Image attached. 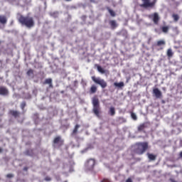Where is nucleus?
Here are the masks:
<instances>
[{"instance_id":"nucleus-43","label":"nucleus","mask_w":182,"mask_h":182,"mask_svg":"<svg viewBox=\"0 0 182 182\" xmlns=\"http://www.w3.org/2000/svg\"><path fill=\"white\" fill-rule=\"evenodd\" d=\"M62 92L63 93V92H64V91H62Z\"/></svg>"},{"instance_id":"nucleus-41","label":"nucleus","mask_w":182,"mask_h":182,"mask_svg":"<svg viewBox=\"0 0 182 182\" xmlns=\"http://www.w3.org/2000/svg\"><path fill=\"white\" fill-rule=\"evenodd\" d=\"M164 48V47H161V49H163Z\"/></svg>"},{"instance_id":"nucleus-20","label":"nucleus","mask_w":182,"mask_h":182,"mask_svg":"<svg viewBox=\"0 0 182 182\" xmlns=\"http://www.w3.org/2000/svg\"><path fill=\"white\" fill-rule=\"evenodd\" d=\"M169 28L168 26H163V27H161V31L163 33H167L169 31Z\"/></svg>"},{"instance_id":"nucleus-23","label":"nucleus","mask_w":182,"mask_h":182,"mask_svg":"<svg viewBox=\"0 0 182 182\" xmlns=\"http://www.w3.org/2000/svg\"><path fill=\"white\" fill-rule=\"evenodd\" d=\"M114 85H115V87H124V82H123V81H121L120 82H114Z\"/></svg>"},{"instance_id":"nucleus-31","label":"nucleus","mask_w":182,"mask_h":182,"mask_svg":"<svg viewBox=\"0 0 182 182\" xmlns=\"http://www.w3.org/2000/svg\"><path fill=\"white\" fill-rule=\"evenodd\" d=\"M45 181H52V178L50 176H46Z\"/></svg>"},{"instance_id":"nucleus-28","label":"nucleus","mask_w":182,"mask_h":182,"mask_svg":"<svg viewBox=\"0 0 182 182\" xmlns=\"http://www.w3.org/2000/svg\"><path fill=\"white\" fill-rule=\"evenodd\" d=\"M172 17H173L174 21H178V20L180 18L178 14H173Z\"/></svg>"},{"instance_id":"nucleus-27","label":"nucleus","mask_w":182,"mask_h":182,"mask_svg":"<svg viewBox=\"0 0 182 182\" xmlns=\"http://www.w3.org/2000/svg\"><path fill=\"white\" fill-rule=\"evenodd\" d=\"M108 11H109V14H110L112 17H115L116 13H115V11H114V10H112L111 9H108Z\"/></svg>"},{"instance_id":"nucleus-38","label":"nucleus","mask_w":182,"mask_h":182,"mask_svg":"<svg viewBox=\"0 0 182 182\" xmlns=\"http://www.w3.org/2000/svg\"><path fill=\"white\" fill-rule=\"evenodd\" d=\"M72 0H65V1H71Z\"/></svg>"},{"instance_id":"nucleus-3","label":"nucleus","mask_w":182,"mask_h":182,"mask_svg":"<svg viewBox=\"0 0 182 182\" xmlns=\"http://www.w3.org/2000/svg\"><path fill=\"white\" fill-rule=\"evenodd\" d=\"M92 102L93 105V109L92 112L97 117L100 116V112H101V107H100V100L97 97V95H95L92 97Z\"/></svg>"},{"instance_id":"nucleus-9","label":"nucleus","mask_w":182,"mask_h":182,"mask_svg":"<svg viewBox=\"0 0 182 182\" xmlns=\"http://www.w3.org/2000/svg\"><path fill=\"white\" fill-rule=\"evenodd\" d=\"M9 91L7 87H4V85L0 86V95H9Z\"/></svg>"},{"instance_id":"nucleus-35","label":"nucleus","mask_w":182,"mask_h":182,"mask_svg":"<svg viewBox=\"0 0 182 182\" xmlns=\"http://www.w3.org/2000/svg\"><path fill=\"white\" fill-rule=\"evenodd\" d=\"M91 3H95V0H90Z\"/></svg>"},{"instance_id":"nucleus-26","label":"nucleus","mask_w":182,"mask_h":182,"mask_svg":"<svg viewBox=\"0 0 182 182\" xmlns=\"http://www.w3.org/2000/svg\"><path fill=\"white\" fill-rule=\"evenodd\" d=\"M26 105H27L26 101H22V102L20 105V107H21V109L24 110Z\"/></svg>"},{"instance_id":"nucleus-14","label":"nucleus","mask_w":182,"mask_h":182,"mask_svg":"<svg viewBox=\"0 0 182 182\" xmlns=\"http://www.w3.org/2000/svg\"><path fill=\"white\" fill-rule=\"evenodd\" d=\"M80 127V124H76L75 125V127H74L73 132H72L71 135H73V136L77 135Z\"/></svg>"},{"instance_id":"nucleus-2","label":"nucleus","mask_w":182,"mask_h":182,"mask_svg":"<svg viewBox=\"0 0 182 182\" xmlns=\"http://www.w3.org/2000/svg\"><path fill=\"white\" fill-rule=\"evenodd\" d=\"M18 21L22 26H26L28 28H32L35 26L34 18L30 16H20Z\"/></svg>"},{"instance_id":"nucleus-4","label":"nucleus","mask_w":182,"mask_h":182,"mask_svg":"<svg viewBox=\"0 0 182 182\" xmlns=\"http://www.w3.org/2000/svg\"><path fill=\"white\" fill-rule=\"evenodd\" d=\"M158 0H141L142 3L140 7L143 9H154Z\"/></svg>"},{"instance_id":"nucleus-37","label":"nucleus","mask_w":182,"mask_h":182,"mask_svg":"<svg viewBox=\"0 0 182 182\" xmlns=\"http://www.w3.org/2000/svg\"><path fill=\"white\" fill-rule=\"evenodd\" d=\"M180 155L181 156H182V151L180 152Z\"/></svg>"},{"instance_id":"nucleus-36","label":"nucleus","mask_w":182,"mask_h":182,"mask_svg":"<svg viewBox=\"0 0 182 182\" xmlns=\"http://www.w3.org/2000/svg\"><path fill=\"white\" fill-rule=\"evenodd\" d=\"M3 149L0 147V152H2Z\"/></svg>"},{"instance_id":"nucleus-11","label":"nucleus","mask_w":182,"mask_h":182,"mask_svg":"<svg viewBox=\"0 0 182 182\" xmlns=\"http://www.w3.org/2000/svg\"><path fill=\"white\" fill-rule=\"evenodd\" d=\"M149 122H143L138 126V131H144L145 128H147L149 125Z\"/></svg>"},{"instance_id":"nucleus-13","label":"nucleus","mask_w":182,"mask_h":182,"mask_svg":"<svg viewBox=\"0 0 182 182\" xmlns=\"http://www.w3.org/2000/svg\"><path fill=\"white\" fill-rule=\"evenodd\" d=\"M43 84H48L49 88H53V80L52 78H46Z\"/></svg>"},{"instance_id":"nucleus-22","label":"nucleus","mask_w":182,"mask_h":182,"mask_svg":"<svg viewBox=\"0 0 182 182\" xmlns=\"http://www.w3.org/2000/svg\"><path fill=\"white\" fill-rule=\"evenodd\" d=\"M167 55H168V57L169 58H171V57H173V53L171 48H168V49L167 50Z\"/></svg>"},{"instance_id":"nucleus-21","label":"nucleus","mask_w":182,"mask_h":182,"mask_svg":"<svg viewBox=\"0 0 182 182\" xmlns=\"http://www.w3.org/2000/svg\"><path fill=\"white\" fill-rule=\"evenodd\" d=\"M110 115L113 116L116 114V109L114 107H110L109 111Z\"/></svg>"},{"instance_id":"nucleus-40","label":"nucleus","mask_w":182,"mask_h":182,"mask_svg":"<svg viewBox=\"0 0 182 182\" xmlns=\"http://www.w3.org/2000/svg\"><path fill=\"white\" fill-rule=\"evenodd\" d=\"M106 181V179H103V182Z\"/></svg>"},{"instance_id":"nucleus-7","label":"nucleus","mask_w":182,"mask_h":182,"mask_svg":"<svg viewBox=\"0 0 182 182\" xmlns=\"http://www.w3.org/2000/svg\"><path fill=\"white\" fill-rule=\"evenodd\" d=\"M148 16L149 18H152L154 24H159L160 17H159L158 13H154V14H149Z\"/></svg>"},{"instance_id":"nucleus-10","label":"nucleus","mask_w":182,"mask_h":182,"mask_svg":"<svg viewBox=\"0 0 182 182\" xmlns=\"http://www.w3.org/2000/svg\"><path fill=\"white\" fill-rule=\"evenodd\" d=\"M9 114L14 117V118H18L21 116L20 111H17L16 109H9Z\"/></svg>"},{"instance_id":"nucleus-8","label":"nucleus","mask_w":182,"mask_h":182,"mask_svg":"<svg viewBox=\"0 0 182 182\" xmlns=\"http://www.w3.org/2000/svg\"><path fill=\"white\" fill-rule=\"evenodd\" d=\"M53 144H56L58 145V146H62L64 144V139H62V136L58 135V136H55L53 139Z\"/></svg>"},{"instance_id":"nucleus-12","label":"nucleus","mask_w":182,"mask_h":182,"mask_svg":"<svg viewBox=\"0 0 182 182\" xmlns=\"http://www.w3.org/2000/svg\"><path fill=\"white\" fill-rule=\"evenodd\" d=\"M153 93L156 97V98H161L162 92L159 88H154Z\"/></svg>"},{"instance_id":"nucleus-15","label":"nucleus","mask_w":182,"mask_h":182,"mask_svg":"<svg viewBox=\"0 0 182 182\" xmlns=\"http://www.w3.org/2000/svg\"><path fill=\"white\" fill-rule=\"evenodd\" d=\"M109 25L111 26V28L114 30V28H117L118 27V24L116 21V20H110Z\"/></svg>"},{"instance_id":"nucleus-5","label":"nucleus","mask_w":182,"mask_h":182,"mask_svg":"<svg viewBox=\"0 0 182 182\" xmlns=\"http://www.w3.org/2000/svg\"><path fill=\"white\" fill-rule=\"evenodd\" d=\"M92 80L96 82V84H99L102 88H105L107 86V82L105 81V80L97 78L95 75L92 77Z\"/></svg>"},{"instance_id":"nucleus-1","label":"nucleus","mask_w":182,"mask_h":182,"mask_svg":"<svg viewBox=\"0 0 182 182\" xmlns=\"http://www.w3.org/2000/svg\"><path fill=\"white\" fill-rule=\"evenodd\" d=\"M149 144L147 141L136 142L135 144L134 151L139 155H142L144 154V152H146V151H147V149H149Z\"/></svg>"},{"instance_id":"nucleus-34","label":"nucleus","mask_w":182,"mask_h":182,"mask_svg":"<svg viewBox=\"0 0 182 182\" xmlns=\"http://www.w3.org/2000/svg\"><path fill=\"white\" fill-rule=\"evenodd\" d=\"M126 182H133L132 178H127Z\"/></svg>"},{"instance_id":"nucleus-39","label":"nucleus","mask_w":182,"mask_h":182,"mask_svg":"<svg viewBox=\"0 0 182 182\" xmlns=\"http://www.w3.org/2000/svg\"><path fill=\"white\" fill-rule=\"evenodd\" d=\"M171 181H172V182H175V181H173V179H171Z\"/></svg>"},{"instance_id":"nucleus-17","label":"nucleus","mask_w":182,"mask_h":182,"mask_svg":"<svg viewBox=\"0 0 182 182\" xmlns=\"http://www.w3.org/2000/svg\"><path fill=\"white\" fill-rule=\"evenodd\" d=\"M147 156L149 159H150L151 161H155V159H156V155H155L154 154H151L150 152H147Z\"/></svg>"},{"instance_id":"nucleus-18","label":"nucleus","mask_w":182,"mask_h":182,"mask_svg":"<svg viewBox=\"0 0 182 182\" xmlns=\"http://www.w3.org/2000/svg\"><path fill=\"white\" fill-rule=\"evenodd\" d=\"M95 67H97L98 71L101 73L102 74H105L106 73L105 70L101 67V65H99V64H95Z\"/></svg>"},{"instance_id":"nucleus-24","label":"nucleus","mask_w":182,"mask_h":182,"mask_svg":"<svg viewBox=\"0 0 182 182\" xmlns=\"http://www.w3.org/2000/svg\"><path fill=\"white\" fill-rule=\"evenodd\" d=\"M24 153L26 155H31V156L33 155V149H26V151H25Z\"/></svg>"},{"instance_id":"nucleus-32","label":"nucleus","mask_w":182,"mask_h":182,"mask_svg":"<svg viewBox=\"0 0 182 182\" xmlns=\"http://www.w3.org/2000/svg\"><path fill=\"white\" fill-rule=\"evenodd\" d=\"M6 177L8 178H13L14 175H13V173H7Z\"/></svg>"},{"instance_id":"nucleus-19","label":"nucleus","mask_w":182,"mask_h":182,"mask_svg":"<svg viewBox=\"0 0 182 182\" xmlns=\"http://www.w3.org/2000/svg\"><path fill=\"white\" fill-rule=\"evenodd\" d=\"M156 46H158V47H161V46H166L165 40H159L156 42Z\"/></svg>"},{"instance_id":"nucleus-42","label":"nucleus","mask_w":182,"mask_h":182,"mask_svg":"<svg viewBox=\"0 0 182 182\" xmlns=\"http://www.w3.org/2000/svg\"><path fill=\"white\" fill-rule=\"evenodd\" d=\"M1 41H0V44H1Z\"/></svg>"},{"instance_id":"nucleus-33","label":"nucleus","mask_w":182,"mask_h":182,"mask_svg":"<svg viewBox=\"0 0 182 182\" xmlns=\"http://www.w3.org/2000/svg\"><path fill=\"white\" fill-rule=\"evenodd\" d=\"M119 119L121 120L122 122H127L126 118H124L123 117H120Z\"/></svg>"},{"instance_id":"nucleus-16","label":"nucleus","mask_w":182,"mask_h":182,"mask_svg":"<svg viewBox=\"0 0 182 182\" xmlns=\"http://www.w3.org/2000/svg\"><path fill=\"white\" fill-rule=\"evenodd\" d=\"M8 21L6 16H0V23L5 25Z\"/></svg>"},{"instance_id":"nucleus-6","label":"nucleus","mask_w":182,"mask_h":182,"mask_svg":"<svg viewBox=\"0 0 182 182\" xmlns=\"http://www.w3.org/2000/svg\"><path fill=\"white\" fill-rule=\"evenodd\" d=\"M96 164V161L93 158H90L86 162V167L89 168V170H93Z\"/></svg>"},{"instance_id":"nucleus-30","label":"nucleus","mask_w":182,"mask_h":182,"mask_svg":"<svg viewBox=\"0 0 182 182\" xmlns=\"http://www.w3.org/2000/svg\"><path fill=\"white\" fill-rule=\"evenodd\" d=\"M131 117L133 118V119H137V117H136V114H134V112H132L131 114Z\"/></svg>"},{"instance_id":"nucleus-25","label":"nucleus","mask_w":182,"mask_h":182,"mask_svg":"<svg viewBox=\"0 0 182 182\" xmlns=\"http://www.w3.org/2000/svg\"><path fill=\"white\" fill-rule=\"evenodd\" d=\"M97 88L96 87V85H92L91 88H90V92L91 94H94L95 92H96Z\"/></svg>"},{"instance_id":"nucleus-29","label":"nucleus","mask_w":182,"mask_h":182,"mask_svg":"<svg viewBox=\"0 0 182 182\" xmlns=\"http://www.w3.org/2000/svg\"><path fill=\"white\" fill-rule=\"evenodd\" d=\"M34 74V70L32 68H29L27 71V75H32Z\"/></svg>"}]
</instances>
